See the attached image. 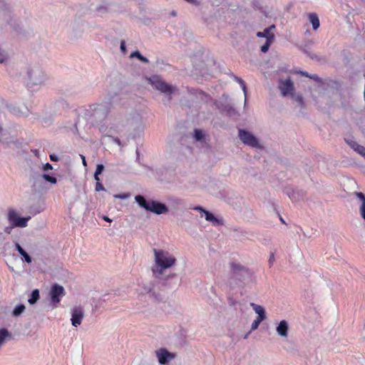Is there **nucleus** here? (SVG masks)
<instances>
[{
    "label": "nucleus",
    "mask_w": 365,
    "mask_h": 365,
    "mask_svg": "<svg viewBox=\"0 0 365 365\" xmlns=\"http://www.w3.org/2000/svg\"><path fill=\"white\" fill-rule=\"evenodd\" d=\"M154 261L156 267L152 271L155 277H160L164 271L174 266L176 263V258L169 252L163 250L154 249Z\"/></svg>",
    "instance_id": "f257e3e1"
},
{
    "label": "nucleus",
    "mask_w": 365,
    "mask_h": 365,
    "mask_svg": "<svg viewBox=\"0 0 365 365\" xmlns=\"http://www.w3.org/2000/svg\"><path fill=\"white\" fill-rule=\"evenodd\" d=\"M30 219V216L25 217H19L17 211L14 209L11 208L8 210L7 220L11 225V227H26Z\"/></svg>",
    "instance_id": "f03ea898"
},
{
    "label": "nucleus",
    "mask_w": 365,
    "mask_h": 365,
    "mask_svg": "<svg viewBox=\"0 0 365 365\" xmlns=\"http://www.w3.org/2000/svg\"><path fill=\"white\" fill-rule=\"evenodd\" d=\"M30 219V216L25 217H19L17 211L14 209L11 208L8 210L7 220L11 225V227H26Z\"/></svg>",
    "instance_id": "7ed1b4c3"
},
{
    "label": "nucleus",
    "mask_w": 365,
    "mask_h": 365,
    "mask_svg": "<svg viewBox=\"0 0 365 365\" xmlns=\"http://www.w3.org/2000/svg\"><path fill=\"white\" fill-rule=\"evenodd\" d=\"M65 294L66 292L63 286L58 284H54L51 286L49 296L53 308H56L58 306L61 298L65 296Z\"/></svg>",
    "instance_id": "20e7f679"
},
{
    "label": "nucleus",
    "mask_w": 365,
    "mask_h": 365,
    "mask_svg": "<svg viewBox=\"0 0 365 365\" xmlns=\"http://www.w3.org/2000/svg\"><path fill=\"white\" fill-rule=\"evenodd\" d=\"M275 29L274 25L266 28L263 31H259L257 33V36L259 38H265L266 42L261 46V51L266 53L268 51L270 46L274 41V34L271 32L272 29Z\"/></svg>",
    "instance_id": "39448f33"
},
{
    "label": "nucleus",
    "mask_w": 365,
    "mask_h": 365,
    "mask_svg": "<svg viewBox=\"0 0 365 365\" xmlns=\"http://www.w3.org/2000/svg\"><path fill=\"white\" fill-rule=\"evenodd\" d=\"M150 83L155 89L158 90L161 93L170 95L174 91V88L172 86L163 81L162 79L157 76L150 79Z\"/></svg>",
    "instance_id": "423d86ee"
},
{
    "label": "nucleus",
    "mask_w": 365,
    "mask_h": 365,
    "mask_svg": "<svg viewBox=\"0 0 365 365\" xmlns=\"http://www.w3.org/2000/svg\"><path fill=\"white\" fill-rule=\"evenodd\" d=\"M239 137L240 140L245 143L253 148H258L259 146L257 138L250 133L244 130H239Z\"/></svg>",
    "instance_id": "0eeeda50"
},
{
    "label": "nucleus",
    "mask_w": 365,
    "mask_h": 365,
    "mask_svg": "<svg viewBox=\"0 0 365 365\" xmlns=\"http://www.w3.org/2000/svg\"><path fill=\"white\" fill-rule=\"evenodd\" d=\"M147 210L157 215H160L167 212L168 211V208L165 204L157 201L150 200Z\"/></svg>",
    "instance_id": "6e6552de"
},
{
    "label": "nucleus",
    "mask_w": 365,
    "mask_h": 365,
    "mask_svg": "<svg viewBox=\"0 0 365 365\" xmlns=\"http://www.w3.org/2000/svg\"><path fill=\"white\" fill-rule=\"evenodd\" d=\"M147 210L157 215H160L167 212L168 211V208L165 204L157 201L150 200Z\"/></svg>",
    "instance_id": "1a4fd4ad"
},
{
    "label": "nucleus",
    "mask_w": 365,
    "mask_h": 365,
    "mask_svg": "<svg viewBox=\"0 0 365 365\" xmlns=\"http://www.w3.org/2000/svg\"><path fill=\"white\" fill-rule=\"evenodd\" d=\"M279 88L283 96H291L294 91V84L290 79H286L280 81Z\"/></svg>",
    "instance_id": "9d476101"
},
{
    "label": "nucleus",
    "mask_w": 365,
    "mask_h": 365,
    "mask_svg": "<svg viewBox=\"0 0 365 365\" xmlns=\"http://www.w3.org/2000/svg\"><path fill=\"white\" fill-rule=\"evenodd\" d=\"M156 354L160 364H165L169 361L173 359L175 357L174 354L169 352L165 349H160V350L157 351Z\"/></svg>",
    "instance_id": "9b49d317"
},
{
    "label": "nucleus",
    "mask_w": 365,
    "mask_h": 365,
    "mask_svg": "<svg viewBox=\"0 0 365 365\" xmlns=\"http://www.w3.org/2000/svg\"><path fill=\"white\" fill-rule=\"evenodd\" d=\"M83 318V312L81 307H76L73 309L71 313V324L73 327H77L79 326Z\"/></svg>",
    "instance_id": "f8f14e48"
},
{
    "label": "nucleus",
    "mask_w": 365,
    "mask_h": 365,
    "mask_svg": "<svg viewBox=\"0 0 365 365\" xmlns=\"http://www.w3.org/2000/svg\"><path fill=\"white\" fill-rule=\"evenodd\" d=\"M288 329L289 325L286 320H282L276 328L277 334L283 337L288 336Z\"/></svg>",
    "instance_id": "ddd939ff"
},
{
    "label": "nucleus",
    "mask_w": 365,
    "mask_h": 365,
    "mask_svg": "<svg viewBox=\"0 0 365 365\" xmlns=\"http://www.w3.org/2000/svg\"><path fill=\"white\" fill-rule=\"evenodd\" d=\"M355 195L361 200L359 206V213L365 221V195L361 192H356Z\"/></svg>",
    "instance_id": "4468645a"
},
{
    "label": "nucleus",
    "mask_w": 365,
    "mask_h": 365,
    "mask_svg": "<svg viewBox=\"0 0 365 365\" xmlns=\"http://www.w3.org/2000/svg\"><path fill=\"white\" fill-rule=\"evenodd\" d=\"M195 210H202L205 213V220L212 222L214 225L222 224V222L217 218H216L213 214L204 210L202 207L198 206L195 207Z\"/></svg>",
    "instance_id": "2eb2a0df"
},
{
    "label": "nucleus",
    "mask_w": 365,
    "mask_h": 365,
    "mask_svg": "<svg viewBox=\"0 0 365 365\" xmlns=\"http://www.w3.org/2000/svg\"><path fill=\"white\" fill-rule=\"evenodd\" d=\"M308 18L312 25L314 31L317 30L320 26L319 19L316 13L308 14Z\"/></svg>",
    "instance_id": "dca6fc26"
},
{
    "label": "nucleus",
    "mask_w": 365,
    "mask_h": 365,
    "mask_svg": "<svg viewBox=\"0 0 365 365\" xmlns=\"http://www.w3.org/2000/svg\"><path fill=\"white\" fill-rule=\"evenodd\" d=\"M250 306L252 307L254 311L258 314V318H260L261 319H266L265 310L262 306L256 304L255 303H251Z\"/></svg>",
    "instance_id": "f3484780"
},
{
    "label": "nucleus",
    "mask_w": 365,
    "mask_h": 365,
    "mask_svg": "<svg viewBox=\"0 0 365 365\" xmlns=\"http://www.w3.org/2000/svg\"><path fill=\"white\" fill-rule=\"evenodd\" d=\"M135 200L141 207L148 210L150 201L146 200L142 195H136Z\"/></svg>",
    "instance_id": "a211bd4d"
},
{
    "label": "nucleus",
    "mask_w": 365,
    "mask_h": 365,
    "mask_svg": "<svg viewBox=\"0 0 365 365\" xmlns=\"http://www.w3.org/2000/svg\"><path fill=\"white\" fill-rule=\"evenodd\" d=\"M351 147L354 148V150L357 152L359 154H360L361 156H363L365 158V147L363 145H361L356 143H354L351 145Z\"/></svg>",
    "instance_id": "6ab92c4d"
},
{
    "label": "nucleus",
    "mask_w": 365,
    "mask_h": 365,
    "mask_svg": "<svg viewBox=\"0 0 365 365\" xmlns=\"http://www.w3.org/2000/svg\"><path fill=\"white\" fill-rule=\"evenodd\" d=\"M230 267H231L232 271L235 274H237V273H238L240 272H242V271H245L246 270V268L245 267L242 266L240 264L235 263V262H232L230 264Z\"/></svg>",
    "instance_id": "aec40b11"
},
{
    "label": "nucleus",
    "mask_w": 365,
    "mask_h": 365,
    "mask_svg": "<svg viewBox=\"0 0 365 365\" xmlns=\"http://www.w3.org/2000/svg\"><path fill=\"white\" fill-rule=\"evenodd\" d=\"M38 298H39V292L38 289H34L32 292L30 298L29 299V302L31 304H34L37 302Z\"/></svg>",
    "instance_id": "412c9836"
},
{
    "label": "nucleus",
    "mask_w": 365,
    "mask_h": 365,
    "mask_svg": "<svg viewBox=\"0 0 365 365\" xmlns=\"http://www.w3.org/2000/svg\"><path fill=\"white\" fill-rule=\"evenodd\" d=\"M9 336V332L6 329H0V346L3 344L5 339Z\"/></svg>",
    "instance_id": "4be33fe9"
},
{
    "label": "nucleus",
    "mask_w": 365,
    "mask_h": 365,
    "mask_svg": "<svg viewBox=\"0 0 365 365\" xmlns=\"http://www.w3.org/2000/svg\"><path fill=\"white\" fill-rule=\"evenodd\" d=\"M104 169V166L102 164H98L96 167L95 174H94V178L96 181H100L99 175L101 174Z\"/></svg>",
    "instance_id": "5701e85b"
},
{
    "label": "nucleus",
    "mask_w": 365,
    "mask_h": 365,
    "mask_svg": "<svg viewBox=\"0 0 365 365\" xmlns=\"http://www.w3.org/2000/svg\"><path fill=\"white\" fill-rule=\"evenodd\" d=\"M137 57L140 61H143V62H145V63H148V60L147 58L144 57L143 56H142L140 54V53L138 51H135L134 52H133L131 54H130V57Z\"/></svg>",
    "instance_id": "b1692460"
},
{
    "label": "nucleus",
    "mask_w": 365,
    "mask_h": 365,
    "mask_svg": "<svg viewBox=\"0 0 365 365\" xmlns=\"http://www.w3.org/2000/svg\"><path fill=\"white\" fill-rule=\"evenodd\" d=\"M25 309V306L23 304L17 305L13 310V314L14 316L20 315Z\"/></svg>",
    "instance_id": "393cba45"
},
{
    "label": "nucleus",
    "mask_w": 365,
    "mask_h": 365,
    "mask_svg": "<svg viewBox=\"0 0 365 365\" xmlns=\"http://www.w3.org/2000/svg\"><path fill=\"white\" fill-rule=\"evenodd\" d=\"M292 98L294 99L296 102H297L301 106L304 105L303 98L300 95H295L293 93L291 94Z\"/></svg>",
    "instance_id": "a878e982"
},
{
    "label": "nucleus",
    "mask_w": 365,
    "mask_h": 365,
    "mask_svg": "<svg viewBox=\"0 0 365 365\" xmlns=\"http://www.w3.org/2000/svg\"><path fill=\"white\" fill-rule=\"evenodd\" d=\"M263 320H264V319H261L260 318L257 317V319H255L254 320V322H252V324L251 329H252V330H255V329H257L259 327V326L260 323H261Z\"/></svg>",
    "instance_id": "bb28decb"
},
{
    "label": "nucleus",
    "mask_w": 365,
    "mask_h": 365,
    "mask_svg": "<svg viewBox=\"0 0 365 365\" xmlns=\"http://www.w3.org/2000/svg\"><path fill=\"white\" fill-rule=\"evenodd\" d=\"M235 78H236V81L240 84V86L244 91L245 96H246L247 88H246L245 81L242 78H238V77H235Z\"/></svg>",
    "instance_id": "cd10ccee"
},
{
    "label": "nucleus",
    "mask_w": 365,
    "mask_h": 365,
    "mask_svg": "<svg viewBox=\"0 0 365 365\" xmlns=\"http://www.w3.org/2000/svg\"><path fill=\"white\" fill-rule=\"evenodd\" d=\"M235 78H236V81L240 84V86L244 91L245 96H246L247 88H246L245 81L242 78H238V77H235Z\"/></svg>",
    "instance_id": "c85d7f7f"
},
{
    "label": "nucleus",
    "mask_w": 365,
    "mask_h": 365,
    "mask_svg": "<svg viewBox=\"0 0 365 365\" xmlns=\"http://www.w3.org/2000/svg\"><path fill=\"white\" fill-rule=\"evenodd\" d=\"M195 137L197 140H201L203 138L204 135L201 130L195 129Z\"/></svg>",
    "instance_id": "c756f323"
},
{
    "label": "nucleus",
    "mask_w": 365,
    "mask_h": 365,
    "mask_svg": "<svg viewBox=\"0 0 365 365\" xmlns=\"http://www.w3.org/2000/svg\"><path fill=\"white\" fill-rule=\"evenodd\" d=\"M43 178L46 180H47V181H48V182H50L51 183H56V178H54V177L50 176L49 175L44 174L43 175Z\"/></svg>",
    "instance_id": "7c9ffc66"
},
{
    "label": "nucleus",
    "mask_w": 365,
    "mask_h": 365,
    "mask_svg": "<svg viewBox=\"0 0 365 365\" xmlns=\"http://www.w3.org/2000/svg\"><path fill=\"white\" fill-rule=\"evenodd\" d=\"M300 73L304 76L309 77L310 78L314 79L315 81H319V78L317 75L309 76L307 72L304 71H301Z\"/></svg>",
    "instance_id": "2f4dec72"
},
{
    "label": "nucleus",
    "mask_w": 365,
    "mask_h": 365,
    "mask_svg": "<svg viewBox=\"0 0 365 365\" xmlns=\"http://www.w3.org/2000/svg\"><path fill=\"white\" fill-rule=\"evenodd\" d=\"M21 255L24 258V260L27 262V263H31L32 262V259L31 257L28 255V253L24 251V252H22L21 254Z\"/></svg>",
    "instance_id": "473e14b6"
},
{
    "label": "nucleus",
    "mask_w": 365,
    "mask_h": 365,
    "mask_svg": "<svg viewBox=\"0 0 365 365\" xmlns=\"http://www.w3.org/2000/svg\"><path fill=\"white\" fill-rule=\"evenodd\" d=\"M104 190H105V187L103 185V184L101 183L99 181H97L96 184V191L99 192V191Z\"/></svg>",
    "instance_id": "72a5a7b5"
},
{
    "label": "nucleus",
    "mask_w": 365,
    "mask_h": 365,
    "mask_svg": "<svg viewBox=\"0 0 365 365\" xmlns=\"http://www.w3.org/2000/svg\"><path fill=\"white\" fill-rule=\"evenodd\" d=\"M128 196H129V195H128V194L123 193V194H118V195H115V198H119V199H125V198H127Z\"/></svg>",
    "instance_id": "f704fd0d"
},
{
    "label": "nucleus",
    "mask_w": 365,
    "mask_h": 365,
    "mask_svg": "<svg viewBox=\"0 0 365 365\" xmlns=\"http://www.w3.org/2000/svg\"><path fill=\"white\" fill-rule=\"evenodd\" d=\"M15 246L16 250L19 252L20 255L25 251L19 243H16Z\"/></svg>",
    "instance_id": "c9c22d12"
},
{
    "label": "nucleus",
    "mask_w": 365,
    "mask_h": 365,
    "mask_svg": "<svg viewBox=\"0 0 365 365\" xmlns=\"http://www.w3.org/2000/svg\"><path fill=\"white\" fill-rule=\"evenodd\" d=\"M120 49L123 53H125L126 48H125V43L124 41H122L120 43Z\"/></svg>",
    "instance_id": "e433bc0d"
},
{
    "label": "nucleus",
    "mask_w": 365,
    "mask_h": 365,
    "mask_svg": "<svg viewBox=\"0 0 365 365\" xmlns=\"http://www.w3.org/2000/svg\"><path fill=\"white\" fill-rule=\"evenodd\" d=\"M81 156V158L82 159V163H83V165L86 167L87 166V163H86V158L83 155H80Z\"/></svg>",
    "instance_id": "4c0bfd02"
},
{
    "label": "nucleus",
    "mask_w": 365,
    "mask_h": 365,
    "mask_svg": "<svg viewBox=\"0 0 365 365\" xmlns=\"http://www.w3.org/2000/svg\"><path fill=\"white\" fill-rule=\"evenodd\" d=\"M113 141L118 145H121V142L118 138H113Z\"/></svg>",
    "instance_id": "58836bf2"
},
{
    "label": "nucleus",
    "mask_w": 365,
    "mask_h": 365,
    "mask_svg": "<svg viewBox=\"0 0 365 365\" xmlns=\"http://www.w3.org/2000/svg\"><path fill=\"white\" fill-rule=\"evenodd\" d=\"M12 228H13V227H11H11H6V228H5V230H4V231H5V232H6L7 234H10V233H11V229H12Z\"/></svg>",
    "instance_id": "ea45409f"
},
{
    "label": "nucleus",
    "mask_w": 365,
    "mask_h": 365,
    "mask_svg": "<svg viewBox=\"0 0 365 365\" xmlns=\"http://www.w3.org/2000/svg\"><path fill=\"white\" fill-rule=\"evenodd\" d=\"M274 260V255L272 254L271 256H270V258L269 259V262L270 266L272 265V264Z\"/></svg>",
    "instance_id": "a19ab883"
},
{
    "label": "nucleus",
    "mask_w": 365,
    "mask_h": 365,
    "mask_svg": "<svg viewBox=\"0 0 365 365\" xmlns=\"http://www.w3.org/2000/svg\"><path fill=\"white\" fill-rule=\"evenodd\" d=\"M50 158L52 161H57V160H58L57 158L53 155H50Z\"/></svg>",
    "instance_id": "79ce46f5"
},
{
    "label": "nucleus",
    "mask_w": 365,
    "mask_h": 365,
    "mask_svg": "<svg viewBox=\"0 0 365 365\" xmlns=\"http://www.w3.org/2000/svg\"><path fill=\"white\" fill-rule=\"evenodd\" d=\"M103 219L106 222H111V220L107 216H104Z\"/></svg>",
    "instance_id": "37998d69"
},
{
    "label": "nucleus",
    "mask_w": 365,
    "mask_h": 365,
    "mask_svg": "<svg viewBox=\"0 0 365 365\" xmlns=\"http://www.w3.org/2000/svg\"><path fill=\"white\" fill-rule=\"evenodd\" d=\"M186 1L190 3V4H194L195 3V0H185Z\"/></svg>",
    "instance_id": "c03bdc74"
},
{
    "label": "nucleus",
    "mask_w": 365,
    "mask_h": 365,
    "mask_svg": "<svg viewBox=\"0 0 365 365\" xmlns=\"http://www.w3.org/2000/svg\"><path fill=\"white\" fill-rule=\"evenodd\" d=\"M46 167H47V168H52V167H51V165L49 163H47V164H46Z\"/></svg>",
    "instance_id": "a18cd8bd"
},
{
    "label": "nucleus",
    "mask_w": 365,
    "mask_h": 365,
    "mask_svg": "<svg viewBox=\"0 0 365 365\" xmlns=\"http://www.w3.org/2000/svg\"><path fill=\"white\" fill-rule=\"evenodd\" d=\"M280 220H281L283 223H285V222H284V220H283L282 217L280 218Z\"/></svg>",
    "instance_id": "49530a36"
},
{
    "label": "nucleus",
    "mask_w": 365,
    "mask_h": 365,
    "mask_svg": "<svg viewBox=\"0 0 365 365\" xmlns=\"http://www.w3.org/2000/svg\"><path fill=\"white\" fill-rule=\"evenodd\" d=\"M3 62V60L2 59H0V63H2Z\"/></svg>",
    "instance_id": "de8ad7c7"
}]
</instances>
